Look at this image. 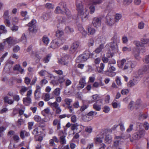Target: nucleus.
I'll return each mask as SVG.
<instances>
[{
	"mask_svg": "<svg viewBox=\"0 0 149 149\" xmlns=\"http://www.w3.org/2000/svg\"><path fill=\"white\" fill-rule=\"evenodd\" d=\"M89 106L88 105H86L84 104L82 106L80 109V111L82 112L84 111L86 109H87Z\"/></svg>",
	"mask_w": 149,
	"mask_h": 149,
	"instance_id": "13d9d810",
	"label": "nucleus"
},
{
	"mask_svg": "<svg viewBox=\"0 0 149 149\" xmlns=\"http://www.w3.org/2000/svg\"><path fill=\"white\" fill-rule=\"evenodd\" d=\"M20 49L18 45L15 46L13 49V51L14 52H17Z\"/></svg>",
	"mask_w": 149,
	"mask_h": 149,
	"instance_id": "774afa93",
	"label": "nucleus"
},
{
	"mask_svg": "<svg viewBox=\"0 0 149 149\" xmlns=\"http://www.w3.org/2000/svg\"><path fill=\"white\" fill-rule=\"evenodd\" d=\"M119 38H116V37L114 36L113 41L107 44L105 47L108 50H109V47H110L113 52L116 53L118 51V44L119 43Z\"/></svg>",
	"mask_w": 149,
	"mask_h": 149,
	"instance_id": "7ed1b4c3",
	"label": "nucleus"
},
{
	"mask_svg": "<svg viewBox=\"0 0 149 149\" xmlns=\"http://www.w3.org/2000/svg\"><path fill=\"white\" fill-rule=\"evenodd\" d=\"M34 120L37 122H40L41 120V117L38 116L36 115L34 117Z\"/></svg>",
	"mask_w": 149,
	"mask_h": 149,
	"instance_id": "69168bd1",
	"label": "nucleus"
},
{
	"mask_svg": "<svg viewBox=\"0 0 149 149\" xmlns=\"http://www.w3.org/2000/svg\"><path fill=\"white\" fill-rule=\"evenodd\" d=\"M72 99L69 98H65V99L64 102L65 104L67 105V106H69L70 105L71 103L72 102Z\"/></svg>",
	"mask_w": 149,
	"mask_h": 149,
	"instance_id": "3c124183",
	"label": "nucleus"
},
{
	"mask_svg": "<svg viewBox=\"0 0 149 149\" xmlns=\"http://www.w3.org/2000/svg\"><path fill=\"white\" fill-rule=\"evenodd\" d=\"M134 44L137 47H142L143 45L142 44L141 42V43L140 42L138 41H135L134 42Z\"/></svg>",
	"mask_w": 149,
	"mask_h": 149,
	"instance_id": "bf43d9fd",
	"label": "nucleus"
},
{
	"mask_svg": "<svg viewBox=\"0 0 149 149\" xmlns=\"http://www.w3.org/2000/svg\"><path fill=\"white\" fill-rule=\"evenodd\" d=\"M138 132L140 138L143 137L146 134L145 131L144 130H141Z\"/></svg>",
	"mask_w": 149,
	"mask_h": 149,
	"instance_id": "8fccbe9b",
	"label": "nucleus"
},
{
	"mask_svg": "<svg viewBox=\"0 0 149 149\" xmlns=\"http://www.w3.org/2000/svg\"><path fill=\"white\" fill-rule=\"evenodd\" d=\"M145 72L143 71V70L139 69L138 70L137 72L136 73L135 77L137 78H141Z\"/></svg>",
	"mask_w": 149,
	"mask_h": 149,
	"instance_id": "b1692460",
	"label": "nucleus"
},
{
	"mask_svg": "<svg viewBox=\"0 0 149 149\" xmlns=\"http://www.w3.org/2000/svg\"><path fill=\"white\" fill-rule=\"evenodd\" d=\"M138 82L136 79H133L130 81L128 84V86L129 87H131L136 85Z\"/></svg>",
	"mask_w": 149,
	"mask_h": 149,
	"instance_id": "5701e85b",
	"label": "nucleus"
},
{
	"mask_svg": "<svg viewBox=\"0 0 149 149\" xmlns=\"http://www.w3.org/2000/svg\"><path fill=\"white\" fill-rule=\"evenodd\" d=\"M104 137L105 136V141L107 143L109 144L111 141L112 137L109 134H106L105 133H104Z\"/></svg>",
	"mask_w": 149,
	"mask_h": 149,
	"instance_id": "4be33fe9",
	"label": "nucleus"
},
{
	"mask_svg": "<svg viewBox=\"0 0 149 149\" xmlns=\"http://www.w3.org/2000/svg\"><path fill=\"white\" fill-rule=\"evenodd\" d=\"M137 64V62L135 61H128L125 63L122 69L127 73H130L136 66Z\"/></svg>",
	"mask_w": 149,
	"mask_h": 149,
	"instance_id": "20e7f679",
	"label": "nucleus"
},
{
	"mask_svg": "<svg viewBox=\"0 0 149 149\" xmlns=\"http://www.w3.org/2000/svg\"><path fill=\"white\" fill-rule=\"evenodd\" d=\"M31 79L28 77H26L24 78V82L26 84L28 85L30 84Z\"/></svg>",
	"mask_w": 149,
	"mask_h": 149,
	"instance_id": "603ef678",
	"label": "nucleus"
},
{
	"mask_svg": "<svg viewBox=\"0 0 149 149\" xmlns=\"http://www.w3.org/2000/svg\"><path fill=\"white\" fill-rule=\"evenodd\" d=\"M106 40V39L105 37L100 36L96 39V42L98 43H103L105 42Z\"/></svg>",
	"mask_w": 149,
	"mask_h": 149,
	"instance_id": "cd10ccee",
	"label": "nucleus"
},
{
	"mask_svg": "<svg viewBox=\"0 0 149 149\" xmlns=\"http://www.w3.org/2000/svg\"><path fill=\"white\" fill-rule=\"evenodd\" d=\"M52 55L51 54H48L43 59V61L45 63H47L49 62Z\"/></svg>",
	"mask_w": 149,
	"mask_h": 149,
	"instance_id": "37998d69",
	"label": "nucleus"
},
{
	"mask_svg": "<svg viewBox=\"0 0 149 149\" xmlns=\"http://www.w3.org/2000/svg\"><path fill=\"white\" fill-rule=\"evenodd\" d=\"M126 62V60L125 59H123L118 61V67L119 68L122 69L124 67V65Z\"/></svg>",
	"mask_w": 149,
	"mask_h": 149,
	"instance_id": "bb28decb",
	"label": "nucleus"
},
{
	"mask_svg": "<svg viewBox=\"0 0 149 149\" xmlns=\"http://www.w3.org/2000/svg\"><path fill=\"white\" fill-rule=\"evenodd\" d=\"M65 40V39H63V40L60 39H55L53 40L51 43L50 47L52 48L58 47L63 44Z\"/></svg>",
	"mask_w": 149,
	"mask_h": 149,
	"instance_id": "423d86ee",
	"label": "nucleus"
},
{
	"mask_svg": "<svg viewBox=\"0 0 149 149\" xmlns=\"http://www.w3.org/2000/svg\"><path fill=\"white\" fill-rule=\"evenodd\" d=\"M0 31H1L2 33H7V31L4 26L1 25L0 26Z\"/></svg>",
	"mask_w": 149,
	"mask_h": 149,
	"instance_id": "864d4df0",
	"label": "nucleus"
},
{
	"mask_svg": "<svg viewBox=\"0 0 149 149\" xmlns=\"http://www.w3.org/2000/svg\"><path fill=\"white\" fill-rule=\"evenodd\" d=\"M36 22V20L33 19L28 24L29 29L30 32L35 33L37 32V28L35 25Z\"/></svg>",
	"mask_w": 149,
	"mask_h": 149,
	"instance_id": "1a4fd4ad",
	"label": "nucleus"
},
{
	"mask_svg": "<svg viewBox=\"0 0 149 149\" xmlns=\"http://www.w3.org/2000/svg\"><path fill=\"white\" fill-rule=\"evenodd\" d=\"M138 132L134 133L132 136V138L134 140H138L140 139Z\"/></svg>",
	"mask_w": 149,
	"mask_h": 149,
	"instance_id": "de8ad7c7",
	"label": "nucleus"
},
{
	"mask_svg": "<svg viewBox=\"0 0 149 149\" xmlns=\"http://www.w3.org/2000/svg\"><path fill=\"white\" fill-rule=\"evenodd\" d=\"M41 87L38 85H36V90L34 92V96L36 99L40 97L41 94Z\"/></svg>",
	"mask_w": 149,
	"mask_h": 149,
	"instance_id": "2eb2a0df",
	"label": "nucleus"
},
{
	"mask_svg": "<svg viewBox=\"0 0 149 149\" xmlns=\"http://www.w3.org/2000/svg\"><path fill=\"white\" fill-rule=\"evenodd\" d=\"M76 5L79 15L83 21H85L88 18L89 13L88 10L86 8H84L82 2L79 0L76 1Z\"/></svg>",
	"mask_w": 149,
	"mask_h": 149,
	"instance_id": "f257e3e1",
	"label": "nucleus"
},
{
	"mask_svg": "<svg viewBox=\"0 0 149 149\" xmlns=\"http://www.w3.org/2000/svg\"><path fill=\"white\" fill-rule=\"evenodd\" d=\"M110 110V108L108 106H105L103 108V111L105 113H108Z\"/></svg>",
	"mask_w": 149,
	"mask_h": 149,
	"instance_id": "052dcab7",
	"label": "nucleus"
},
{
	"mask_svg": "<svg viewBox=\"0 0 149 149\" xmlns=\"http://www.w3.org/2000/svg\"><path fill=\"white\" fill-rule=\"evenodd\" d=\"M4 42H6L9 46L11 47L16 43V40L12 37H10L4 40Z\"/></svg>",
	"mask_w": 149,
	"mask_h": 149,
	"instance_id": "ddd939ff",
	"label": "nucleus"
},
{
	"mask_svg": "<svg viewBox=\"0 0 149 149\" xmlns=\"http://www.w3.org/2000/svg\"><path fill=\"white\" fill-rule=\"evenodd\" d=\"M39 128L38 127H37L35 128L33 131L32 133L35 136H38L41 134L40 131L39 130Z\"/></svg>",
	"mask_w": 149,
	"mask_h": 149,
	"instance_id": "f704fd0d",
	"label": "nucleus"
},
{
	"mask_svg": "<svg viewBox=\"0 0 149 149\" xmlns=\"http://www.w3.org/2000/svg\"><path fill=\"white\" fill-rule=\"evenodd\" d=\"M63 32L62 31L58 30L56 31V36L58 38H61L60 39L63 40L64 38H63L62 36L63 35Z\"/></svg>",
	"mask_w": 149,
	"mask_h": 149,
	"instance_id": "393cba45",
	"label": "nucleus"
},
{
	"mask_svg": "<svg viewBox=\"0 0 149 149\" xmlns=\"http://www.w3.org/2000/svg\"><path fill=\"white\" fill-rule=\"evenodd\" d=\"M104 47V45L102 44L95 50L94 52L97 54H99L101 52Z\"/></svg>",
	"mask_w": 149,
	"mask_h": 149,
	"instance_id": "a878e982",
	"label": "nucleus"
},
{
	"mask_svg": "<svg viewBox=\"0 0 149 149\" xmlns=\"http://www.w3.org/2000/svg\"><path fill=\"white\" fill-rule=\"evenodd\" d=\"M130 137V135L129 134H127L125 135L124 134H122L120 136H116L115 139H120L122 140V141H124V139H127Z\"/></svg>",
	"mask_w": 149,
	"mask_h": 149,
	"instance_id": "dca6fc26",
	"label": "nucleus"
},
{
	"mask_svg": "<svg viewBox=\"0 0 149 149\" xmlns=\"http://www.w3.org/2000/svg\"><path fill=\"white\" fill-rule=\"evenodd\" d=\"M88 33L91 35H93L95 32V30L91 28H89L88 29Z\"/></svg>",
	"mask_w": 149,
	"mask_h": 149,
	"instance_id": "5fc2aeb1",
	"label": "nucleus"
},
{
	"mask_svg": "<svg viewBox=\"0 0 149 149\" xmlns=\"http://www.w3.org/2000/svg\"><path fill=\"white\" fill-rule=\"evenodd\" d=\"M89 3L91 5L89 7L90 13L91 14L93 13L95 11V8L94 5H99L102 2V0H89Z\"/></svg>",
	"mask_w": 149,
	"mask_h": 149,
	"instance_id": "39448f33",
	"label": "nucleus"
},
{
	"mask_svg": "<svg viewBox=\"0 0 149 149\" xmlns=\"http://www.w3.org/2000/svg\"><path fill=\"white\" fill-rule=\"evenodd\" d=\"M65 31L67 33H71L73 32L74 31L73 28L68 26H67L65 28Z\"/></svg>",
	"mask_w": 149,
	"mask_h": 149,
	"instance_id": "c03bdc74",
	"label": "nucleus"
},
{
	"mask_svg": "<svg viewBox=\"0 0 149 149\" xmlns=\"http://www.w3.org/2000/svg\"><path fill=\"white\" fill-rule=\"evenodd\" d=\"M46 113L47 114H51V113L50 112V110L48 108H47L46 109H45L43 111L42 113V114L44 116H46L45 114L44 113Z\"/></svg>",
	"mask_w": 149,
	"mask_h": 149,
	"instance_id": "a19ab883",
	"label": "nucleus"
},
{
	"mask_svg": "<svg viewBox=\"0 0 149 149\" xmlns=\"http://www.w3.org/2000/svg\"><path fill=\"white\" fill-rule=\"evenodd\" d=\"M105 65L103 63H101L100 64V68H97V70L98 72L101 73L103 72V69Z\"/></svg>",
	"mask_w": 149,
	"mask_h": 149,
	"instance_id": "c9c22d12",
	"label": "nucleus"
},
{
	"mask_svg": "<svg viewBox=\"0 0 149 149\" xmlns=\"http://www.w3.org/2000/svg\"><path fill=\"white\" fill-rule=\"evenodd\" d=\"M60 143L62 145H65L66 143V140L65 139V136L62 135L60 137Z\"/></svg>",
	"mask_w": 149,
	"mask_h": 149,
	"instance_id": "7c9ffc66",
	"label": "nucleus"
},
{
	"mask_svg": "<svg viewBox=\"0 0 149 149\" xmlns=\"http://www.w3.org/2000/svg\"><path fill=\"white\" fill-rule=\"evenodd\" d=\"M21 15L22 17H25L24 19L26 20L29 18V16L27 15V12L26 11H22L21 12Z\"/></svg>",
	"mask_w": 149,
	"mask_h": 149,
	"instance_id": "473e14b6",
	"label": "nucleus"
},
{
	"mask_svg": "<svg viewBox=\"0 0 149 149\" xmlns=\"http://www.w3.org/2000/svg\"><path fill=\"white\" fill-rule=\"evenodd\" d=\"M143 70L145 72H149V64L145 65L143 67Z\"/></svg>",
	"mask_w": 149,
	"mask_h": 149,
	"instance_id": "49530a36",
	"label": "nucleus"
},
{
	"mask_svg": "<svg viewBox=\"0 0 149 149\" xmlns=\"http://www.w3.org/2000/svg\"><path fill=\"white\" fill-rule=\"evenodd\" d=\"M139 49H135L133 51V54L136 59L137 60H139L140 57L139 54Z\"/></svg>",
	"mask_w": 149,
	"mask_h": 149,
	"instance_id": "412c9836",
	"label": "nucleus"
},
{
	"mask_svg": "<svg viewBox=\"0 0 149 149\" xmlns=\"http://www.w3.org/2000/svg\"><path fill=\"white\" fill-rule=\"evenodd\" d=\"M104 137V132H101L96 137L94 138V141L96 143H99L101 144L102 143H103L102 140Z\"/></svg>",
	"mask_w": 149,
	"mask_h": 149,
	"instance_id": "9d476101",
	"label": "nucleus"
},
{
	"mask_svg": "<svg viewBox=\"0 0 149 149\" xmlns=\"http://www.w3.org/2000/svg\"><path fill=\"white\" fill-rule=\"evenodd\" d=\"M112 105L114 108H116L118 107L120 108V103H117L116 102H113L112 103Z\"/></svg>",
	"mask_w": 149,
	"mask_h": 149,
	"instance_id": "4d7b16f0",
	"label": "nucleus"
},
{
	"mask_svg": "<svg viewBox=\"0 0 149 149\" xmlns=\"http://www.w3.org/2000/svg\"><path fill=\"white\" fill-rule=\"evenodd\" d=\"M101 19L100 17H95L93 21V24L95 27H98L100 26L101 24Z\"/></svg>",
	"mask_w": 149,
	"mask_h": 149,
	"instance_id": "f8f14e48",
	"label": "nucleus"
},
{
	"mask_svg": "<svg viewBox=\"0 0 149 149\" xmlns=\"http://www.w3.org/2000/svg\"><path fill=\"white\" fill-rule=\"evenodd\" d=\"M90 55L88 52H85L82 54L80 55L76 60L77 63H79L85 61L88 59Z\"/></svg>",
	"mask_w": 149,
	"mask_h": 149,
	"instance_id": "6e6552de",
	"label": "nucleus"
},
{
	"mask_svg": "<svg viewBox=\"0 0 149 149\" xmlns=\"http://www.w3.org/2000/svg\"><path fill=\"white\" fill-rule=\"evenodd\" d=\"M92 128L91 127H87L85 129V131L86 132L90 133L92 132Z\"/></svg>",
	"mask_w": 149,
	"mask_h": 149,
	"instance_id": "338daca9",
	"label": "nucleus"
},
{
	"mask_svg": "<svg viewBox=\"0 0 149 149\" xmlns=\"http://www.w3.org/2000/svg\"><path fill=\"white\" fill-rule=\"evenodd\" d=\"M59 61L60 63L63 65H66L68 63V61L67 60H65L64 57L60 59Z\"/></svg>",
	"mask_w": 149,
	"mask_h": 149,
	"instance_id": "79ce46f5",
	"label": "nucleus"
},
{
	"mask_svg": "<svg viewBox=\"0 0 149 149\" xmlns=\"http://www.w3.org/2000/svg\"><path fill=\"white\" fill-rule=\"evenodd\" d=\"M56 78L57 79H53L52 80V81L51 82V83L54 86L57 85L58 84V80H57V78Z\"/></svg>",
	"mask_w": 149,
	"mask_h": 149,
	"instance_id": "e2e57ef3",
	"label": "nucleus"
},
{
	"mask_svg": "<svg viewBox=\"0 0 149 149\" xmlns=\"http://www.w3.org/2000/svg\"><path fill=\"white\" fill-rule=\"evenodd\" d=\"M115 139L117 140L114 142L113 146L115 147H117L119 145L120 141H122V140L120 139H116L115 138Z\"/></svg>",
	"mask_w": 149,
	"mask_h": 149,
	"instance_id": "680f3d73",
	"label": "nucleus"
},
{
	"mask_svg": "<svg viewBox=\"0 0 149 149\" xmlns=\"http://www.w3.org/2000/svg\"><path fill=\"white\" fill-rule=\"evenodd\" d=\"M122 17V15L120 14H116L114 17V20L116 23L118 22Z\"/></svg>",
	"mask_w": 149,
	"mask_h": 149,
	"instance_id": "e433bc0d",
	"label": "nucleus"
},
{
	"mask_svg": "<svg viewBox=\"0 0 149 149\" xmlns=\"http://www.w3.org/2000/svg\"><path fill=\"white\" fill-rule=\"evenodd\" d=\"M60 6H57L55 10L56 13H62L64 14L65 13L68 16L70 17V12L66 7V4L65 2H61L59 3Z\"/></svg>",
	"mask_w": 149,
	"mask_h": 149,
	"instance_id": "f03ea898",
	"label": "nucleus"
},
{
	"mask_svg": "<svg viewBox=\"0 0 149 149\" xmlns=\"http://www.w3.org/2000/svg\"><path fill=\"white\" fill-rule=\"evenodd\" d=\"M48 104L52 108H55L56 109L58 107L59 104H58L56 101L53 103H52L51 102H48Z\"/></svg>",
	"mask_w": 149,
	"mask_h": 149,
	"instance_id": "c756f323",
	"label": "nucleus"
},
{
	"mask_svg": "<svg viewBox=\"0 0 149 149\" xmlns=\"http://www.w3.org/2000/svg\"><path fill=\"white\" fill-rule=\"evenodd\" d=\"M52 13L49 11L44 13L42 16V18L45 21H47L52 17Z\"/></svg>",
	"mask_w": 149,
	"mask_h": 149,
	"instance_id": "4468645a",
	"label": "nucleus"
},
{
	"mask_svg": "<svg viewBox=\"0 0 149 149\" xmlns=\"http://www.w3.org/2000/svg\"><path fill=\"white\" fill-rule=\"evenodd\" d=\"M97 113V112L95 111H91L88 113L86 116V117L88 118L87 120H91L94 116H95Z\"/></svg>",
	"mask_w": 149,
	"mask_h": 149,
	"instance_id": "6ab92c4d",
	"label": "nucleus"
},
{
	"mask_svg": "<svg viewBox=\"0 0 149 149\" xmlns=\"http://www.w3.org/2000/svg\"><path fill=\"white\" fill-rule=\"evenodd\" d=\"M9 11L8 10H6L4 12L3 17L4 19L9 18Z\"/></svg>",
	"mask_w": 149,
	"mask_h": 149,
	"instance_id": "6e6d98bb",
	"label": "nucleus"
},
{
	"mask_svg": "<svg viewBox=\"0 0 149 149\" xmlns=\"http://www.w3.org/2000/svg\"><path fill=\"white\" fill-rule=\"evenodd\" d=\"M143 83L146 86H149V77H145L143 78Z\"/></svg>",
	"mask_w": 149,
	"mask_h": 149,
	"instance_id": "72a5a7b5",
	"label": "nucleus"
},
{
	"mask_svg": "<svg viewBox=\"0 0 149 149\" xmlns=\"http://www.w3.org/2000/svg\"><path fill=\"white\" fill-rule=\"evenodd\" d=\"M60 93V89L59 88H56L53 92L52 94L54 96H58Z\"/></svg>",
	"mask_w": 149,
	"mask_h": 149,
	"instance_id": "2f4dec72",
	"label": "nucleus"
},
{
	"mask_svg": "<svg viewBox=\"0 0 149 149\" xmlns=\"http://www.w3.org/2000/svg\"><path fill=\"white\" fill-rule=\"evenodd\" d=\"M106 24L109 26L113 25L116 23L114 20V17L107 15L106 17Z\"/></svg>",
	"mask_w": 149,
	"mask_h": 149,
	"instance_id": "9b49d317",
	"label": "nucleus"
},
{
	"mask_svg": "<svg viewBox=\"0 0 149 149\" xmlns=\"http://www.w3.org/2000/svg\"><path fill=\"white\" fill-rule=\"evenodd\" d=\"M116 68L111 65H109V68L107 70L104 72V74L110 77H113L115 76L116 73L114 72L116 70Z\"/></svg>",
	"mask_w": 149,
	"mask_h": 149,
	"instance_id": "0eeeda50",
	"label": "nucleus"
},
{
	"mask_svg": "<svg viewBox=\"0 0 149 149\" xmlns=\"http://www.w3.org/2000/svg\"><path fill=\"white\" fill-rule=\"evenodd\" d=\"M42 41L45 44L47 45L49 42V39L47 36H44L42 38Z\"/></svg>",
	"mask_w": 149,
	"mask_h": 149,
	"instance_id": "ea45409f",
	"label": "nucleus"
},
{
	"mask_svg": "<svg viewBox=\"0 0 149 149\" xmlns=\"http://www.w3.org/2000/svg\"><path fill=\"white\" fill-rule=\"evenodd\" d=\"M45 7L47 8L52 9L54 8V5L51 3H47L45 4Z\"/></svg>",
	"mask_w": 149,
	"mask_h": 149,
	"instance_id": "09e8293b",
	"label": "nucleus"
},
{
	"mask_svg": "<svg viewBox=\"0 0 149 149\" xmlns=\"http://www.w3.org/2000/svg\"><path fill=\"white\" fill-rule=\"evenodd\" d=\"M13 70L15 71H18L21 74H23L24 72V69H22L20 65L19 64L16 65L13 68Z\"/></svg>",
	"mask_w": 149,
	"mask_h": 149,
	"instance_id": "aec40b11",
	"label": "nucleus"
},
{
	"mask_svg": "<svg viewBox=\"0 0 149 149\" xmlns=\"http://www.w3.org/2000/svg\"><path fill=\"white\" fill-rule=\"evenodd\" d=\"M142 44H146L149 43V39L142 38L141 40Z\"/></svg>",
	"mask_w": 149,
	"mask_h": 149,
	"instance_id": "a18cd8bd",
	"label": "nucleus"
},
{
	"mask_svg": "<svg viewBox=\"0 0 149 149\" xmlns=\"http://www.w3.org/2000/svg\"><path fill=\"white\" fill-rule=\"evenodd\" d=\"M148 115L146 114L140 113L139 115L141 119H145L148 117Z\"/></svg>",
	"mask_w": 149,
	"mask_h": 149,
	"instance_id": "0e129e2a",
	"label": "nucleus"
},
{
	"mask_svg": "<svg viewBox=\"0 0 149 149\" xmlns=\"http://www.w3.org/2000/svg\"><path fill=\"white\" fill-rule=\"evenodd\" d=\"M28 89L27 87H25L24 86H22L21 88V89L19 92L22 95H23L24 93L26 92Z\"/></svg>",
	"mask_w": 149,
	"mask_h": 149,
	"instance_id": "4c0bfd02",
	"label": "nucleus"
},
{
	"mask_svg": "<svg viewBox=\"0 0 149 149\" xmlns=\"http://www.w3.org/2000/svg\"><path fill=\"white\" fill-rule=\"evenodd\" d=\"M86 84L85 78H81L79 81V84L78 85L77 88L78 89L83 88L84 87Z\"/></svg>",
	"mask_w": 149,
	"mask_h": 149,
	"instance_id": "f3484780",
	"label": "nucleus"
},
{
	"mask_svg": "<svg viewBox=\"0 0 149 149\" xmlns=\"http://www.w3.org/2000/svg\"><path fill=\"white\" fill-rule=\"evenodd\" d=\"M31 100L30 97H27L23 99L24 103L26 105H28L31 102Z\"/></svg>",
	"mask_w": 149,
	"mask_h": 149,
	"instance_id": "c85d7f7f",
	"label": "nucleus"
},
{
	"mask_svg": "<svg viewBox=\"0 0 149 149\" xmlns=\"http://www.w3.org/2000/svg\"><path fill=\"white\" fill-rule=\"evenodd\" d=\"M79 45V43L78 42H74L71 46L70 48V51L72 52H74L76 51Z\"/></svg>",
	"mask_w": 149,
	"mask_h": 149,
	"instance_id": "a211bd4d",
	"label": "nucleus"
},
{
	"mask_svg": "<svg viewBox=\"0 0 149 149\" xmlns=\"http://www.w3.org/2000/svg\"><path fill=\"white\" fill-rule=\"evenodd\" d=\"M93 108L97 111H100L101 109V105H99L97 102L93 104Z\"/></svg>",
	"mask_w": 149,
	"mask_h": 149,
	"instance_id": "58836bf2",
	"label": "nucleus"
}]
</instances>
